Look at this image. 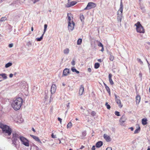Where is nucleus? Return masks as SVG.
Instances as JSON below:
<instances>
[{"label": "nucleus", "mask_w": 150, "mask_h": 150, "mask_svg": "<svg viewBox=\"0 0 150 150\" xmlns=\"http://www.w3.org/2000/svg\"><path fill=\"white\" fill-rule=\"evenodd\" d=\"M138 127L137 129L134 132V134H136L137 133H138L140 131V128L139 125H138Z\"/></svg>", "instance_id": "nucleus-24"}, {"label": "nucleus", "mask_w": 150, "mask_h": 150, "mask_svg": "<svg viewBox=\"0 0 150 150\" xmlns=\"http://www.w3.org/2000/svg\"><path fill=\"white\" fill-rule=\"evenodd\" d=\"M104 138L106 141L110 142L111 141V139L110 136L106 134H104L103 135Z\"/></svg>", "instance_id": "nucleus-15"}, {"label": "nucleus", "mask_w": 150, "mask_h": 150, "mask_svg": "<svg viewBox=\"0 0 150 150\" xmlns=\"http://www.w3.org/2000/svg\"><path fill=\"white\" fill-rule=\"evenodd\" d=\"M94 132L93 131V132L92 134V136L94 135Z\"/></svg>", "instance_id": "nucleus-59"}, {"label": "nucleus", "mask_w": 150, "mask_h": 150, "mask_svg": "<svg viewBox=\"0 0 150 150\" xmlns=\"http://www.w3.org/2000/svg\"><path fill=\"white\" fill-rule=\"evenodd\" d=\"M149 72H150V67L149 66Z\"/></svg>", "instance_id": "nucleus-64"}, {"label": "nucleus", "mask_w": 150, "mask_h": 150, "mask_svg": "<svg viewBox=\"0 0 150 150\" xmlns=\"http://www.w3.org/2000/svg\"><path fill=\"white\" fill-rule=\"evenodd\" d=\"M102 47V48L101 50V51L102 52H103L104 50L103 46V47Z\"/></svg>", "instance_id": "nucleus-54"}, {"label": "nucleus", "mask_w": 150, "mask_h": 150, "mask_svg": "<svg viewBox=\"0 0 150 150\" xmlns=\"http://www.w3.org/2000/svg\"><path fill=\"white\" fill-rule=\"evenodd\" d=\"M88 71L89 72H91V68H88Z\"/></svg>", "instance_id": "nucleus-50"}, {"label": "nucleus", "mask_w": 150, "mask_h": 150, "mask_svg": "<svg viewBox=\"0 0 150 150\" xmlns=\"http://www.w3.org/2000/svg\"><path fill=\"white\" fill-rule=\"evenodd\" d=\"M69 49L67 48L64 50L63 52L65 54H68L69 52Z\"/></svg>", "instance_id": "nucleus-26"}, {"label": "nucleus", "mask_w": 150, "mask_h": 150, "mask_svg": "<svg viewBox=\"0 0 150 150\" xmlns=\"http://www.w3.org/2000/svg\"><path fill=\"white\" fill-rule=\"evenodd\" d=\"M86 131H84L82 133V135L81 136V137L82 139H83L85 136L86 135Z\"/></svg>", "instance_id": "nucleus-22"}, {"label": "nucleus", "mask_w": 150, "mask_h": 150, "mask_svg": "<svg viewBox=\"0 0 150 150\" xmlns=\"http://www.w3.org/2000/svg\"><path fill=\"white\" fill-rule=\"evenodd\" d=\"M126 117L125 115H123L120 120V125H124L123 123L126 121Z\"/></svg>", "instance_id": "nucleus-10"}, {"label": "nucleus", "mask_w": 150, "mask_h": 150, "mask_svg": "<svg viewBox=\"0 0 150 150\" xmlns=\"http://www.w3.org/2000/svg\"><path fill=\"white\" fill-rule=\"evenodd\" d=\"M103 142L101 141H99L97 142L96 144V146L97 148H100L102 146Z\"/></svg>", "instance_id": "nucleus-18"}, {"label": "nucleus", "mask_w": 150, "mask_h": 150, "mask_svg": "<svg viewBox=\"0 0 150 150\" xmlns=\"http://www.w3.org/2000/svg\"><path fill=\"white\" fill-rule=\"evenodd\" d=\"M71 64L74 66L75 65V61L74 60H73L71 62Z\"/></svg>", "instance_id": "nucleus-42"}, {"label": "nucleus", "mask_w": 150, "mask_h": 150, "mask_svg": "<svg viewBox=\"0 0 150 150\" xmlns=\"http://www.w3.org/2000/svg\"><path fill=\"white\" fill-rule=\"evenodd\" d=\"M6 20V17H3L1 18V20H0V22H3L5 21V20Z\"/></svg>", "instance_id": "nucleus-35"}, {"label": "nucleus", "mask_w": 150, "mask_h": 150, "mask_svg": "<svg viewBox=\"0 0 150 150\" xmlns=\"http://www.w3.org/2000/svg\"><path fill=\"white\" fill-rule=\"evenodd\" d=\"M13 74H10V75H9V77H10V78H11L13 77Z\"/></svg>", "instance_id": "nucleus-53"}, {"label": "nucleus", "mask_w": 150, "mask_h": 150, "mask_svg": "<svg viewBox=\"0 0 150 150\" xmlns=\"http://www.w3.org/2000/svg\"><path fill=\"white\" fill-rule=\"evenodd\" d=\"M147 150H150V147L149 146Z\"/></svg>", "instance_id": "nucleus-61"}, {"label": "nucleus", "mask_w": 150, "mask_h": 150, "mask_svg": "<svg viewBox=\"0 0 150 150\" xmlns=\"http://www.w3.org/2000/svg\"><path fill=\"white\" fill-rule=\"evenodd\" d=\"M69 69L66 68L64 69L63 72L62 76H67L69 73Z\"/></svg>", "instance_id": "nucleus-14"}, {"label": "nucleus", "mask_w": 150, "mask_h": 150, "mask_svg": "<svg viewBox=\"0 0 150 150\" xmlns=\"http://www.w3.org/2000/svg\"><path fill=\"white\" fill-rule=\"evenodd\" d=\"M142 73H141V72H140L139 74V76L140 77V78L141 79H142Z\"/></svg>", "instance_id": "nucleus-51"}, {"label": "nucleus", "mask_w": 150, "mask_h": 150, "mask_svg": "<svg viewBox=\"0 0 150 150\" xmlns=\"http://www.w3.org/2000/svg\"><path fill=\"white\" fill-rule=\"evenodd\" d=\"M84 147V146H82L80 148V149H82Z\"/></svg>", "instance_id": "nucleus-58"}, {"label": "nucleus", "mask_w": 150, "mask_h": 150, "mask_svg": "<svg viewBox=\"0 0 150 150\" xmlns=\"http://www.w3.org/2000/svg\"><path fill=\"white\" fill-rule=\"evenodd\" d=\"M95 146L94 145L91 148L92 150H95Z\"/></svg>", "instance_id": "nucleus-49"}, {"label": "nucleus", "mask_w": 150, "mask_h": 150, "mask_svg": "<svg viewBox=\"0 0 150 150\" xmlns=\"http://www.w3.org/2000/svg\"><path fill=\"white\" fill-rule=\"evenodd\" d=\"M106 150H112V148L111 147H108L106 148Z\"/></svg>", "instance_id": "nucleus-45"}, {"label": "nucleus", "mask_w": 150, "mask_h": 150, "mask_svg": "<svg viewBox=\"0 0 150 150\" xmlns=\"http://www.w3.org/2000/svg\"><path fill=\"white\" fill-rule=\"evenodd\" d=\"M123 6V4L122 3V0H121L120 8L118 11L117 13V20L118 22L120 23H121V22L122 19V16Z\"/></svg>", "instance_id": "nucleus-4"}, {"label": "nucleus", "mask_w": 150, "mask_h": 150, "mask_svg": "<svg viewBox=\"0 0 150 150\" xmlns=\"http://www.w3.org/2000/svg\"><path fill=\"white\" fill-rule=\"evenodd\" d=\"M20 134L18 132L13 131L12 133V144L17 148V145H19L20 142L18 140L19 138L20 139Z\"/></svg>", "instance_id": "nucleus-2"}, {"label": "nucleus", "mask_w": 150, "mask_h": 150, "mask_svg": "<svg viewBox=\"0 0 150 150\" xmlns=\"http://www.w3.org/2000/svg\"><path fill=\"white\" fill-rule=\"evenodd\" d=\"M13 44L12 43H11V44H10L9 45H8V47H13Z\"/></svg>", "instance_id": "nucleus-47"}, {"label": "nucleus", "mask_w": 150, "mask_h": 150, "mask_svg": "<svg viewBox=\"0 0 150 150\" xmlns=\"http://www.w3.org/2000/svg\"><path fill=\"white\" fill-rule=\"evenodd\" d=\"M103 84L107 91L108 92L110 91L109 88L107 86V85L104 83H103Z\"/></svg>", "instance_id": "nucleus-28"}, {"label": "nucleus", "mask_w": 150, "mask_h": 150, "mask_svg": "<svg viewBox=\"0 0 150 150\" xmlns=\"http://www.w3.org/2000/svg\"><path fill=\"white\" fill-rule=\"evenodd\" d=\"M0 76H2L4 79H6L7 78V76H6V74L4 73L0 74Z\"/></svg>", "instance_id": "nucleus-27"}, {"label": "nucleus", "mask_w": 150, "mask_h": 150, "mask_svg": "<svg viewBox=\"0 0 150 150\" xmlns=\"http://www.w3.org/2000/svg\"><path fill=\"white\" fill-rule=\"evenodd\" d=\"M32 130L34 132H36L35 130L33 128H32Z\"/></svg>", "instance_id": "nucleus-55"}, {"label": "nucleus", "mask_w": 150, "mask_h": 150, "mask_svg": "<svg viewBox=\"0 0 150 150\" xmlns=\"http://www.w3.org/2000/svg\"><path fill=\"white\" fill-rule=\"evenodd\" d=\"M80 19L82 21L84 20V17L83 15L82 14H80Z\"/></svg>", "instance_id": "nucleus-33"}, {"label": "nucleus", "mask_w": 150, "mask_h": 150, "mask_svg": "<svg viewBox=\"0 0 150 150\" xmlns=\"http://www.w3.org/2000/svg\"><path fill=\"white\" fill-rule=\"evenodd\" d=\"M52 137V138H56V135H54L53 133H52L51 135Z\"/></svg>", "instance_id": "nucleus-44"}, {"label": "nucleus", "mask_w": 150, "mask_h": 150, "mask_svg": "<svg viewBox=\"0 0 150 150\" xmlns=\"http://www.w3.org/2000/svg\"><path fill=\"white\" fill-rule=\"evenodd\" d=\"M82 40L81 39V38L79 39L77 41V44L78 45H80L82 42Z\"/></svg>", "instance_id": "nucleus-30"}, {"label": "nucleus", "mask_w": 150, "mask_h": 150, "mask_svg": "<svg viewBox=\"0 0 150 150\" xmlns=\"http://www.w3.org/2000/svg\"><path fill=\"white\" fill-rule=\"evenodd\" d=\"M134 25L136 26V29L137 32L142 33H144V30L139 22H138Z\"/></svg>", "instance_id": "nucleus-5"}, {"label": "nucleus", "mask_w": 150, "mask_h": 150, "mask_svg": "<svg viewBox=\"0 0 150 150\" xmlns=\"http://www.w3.org/2000/svg\"><path fill=\"white\" fill-rule=\"evenodd\" d=\"M100 67V64L98 63H96L94 65V68L96 69H97L99 67Z\"/></svg>", "instance_id": "nucleus-29"}, {"label": "nucleus", "mask_w": 150, "mask_h": 150, "mask_svg": "<svg viewBox=\"0 0 150 150\" xmlns=\"http://www.w3.org/2000/svg\"><path fill=\"white\" fill-rule=\"evenodd\" d=\"M98 61L100 62H102V60L100 59H99L98 60Z\"/></svg>", "instance_id": "nucleus-56"}, {"label": "nucleus", "mask_w": 150, "mask_h": 150, "mask_svg": "<svg viewBox=\"0 0 150 150\" xmlns=\"http://www.w3.org/2000/svg\"><path fill=\"white\" fill-rule=\"evenodd\" d=\"M147 119L146 118H143L142 120V124L144 125H145L147 123Z\"/></svg>", "instance_id": "nucleus-21"}, {"label": "nucleus", "mask_w": 150, "mask_h": 150, "mask_svg": "<svg viewBox=\"0 0 150 150\" xmlns=\"http://www.w3.org/2000/svg\"><path fill=\"white\" fill-rule=\"evenodd\" d=\"M31 31H33V27H31Z\"/></svg>", "instance_id": "nucleus-60"}, {"label": "nucleus", "mask_w": 150, "mask_h": 150, "mask_svg": "<svg viewBox=\"0 0 150 150\" xmlns=\"http://www.w3.org/2000/svg\"><path fill=\"white\" fill-rule=\"evenodd\" d=\"M115 115H117V116H120V112H118V111H116L115 112Z\"/></svg>", "instance_id": "nucleus-40"}, {"label": "nucleus", "mask_w": 150, "mask_h": 150, "mask_svg": "<svg viewBox=\"0 0 150 150\" xmlns=\"http://www.w3.org/2000/svg\"><path fill=\"white\" fill-rule=\"evenodd\" d=\"M129 129H130L132 131L134 130V128L133 127H130L129 128Z\"/></svg>", "instance_id": "nucleus-52"}, {"label": "nucleus", "mask_w": 150, "mask_h": 150, "mask_svg": "<svg viewBox=\"0 0 150 150\" xmlns=\"http://www.w3.org/2000/svg\"><path fill=\"white\" fill-rule=\"evenodd\" d=\"M141 10L143 12L145 11V9H144V7L142 6H140L139 7Z\"/></svg>", "instance_id": "nucleus-38"}, {"label": "nucleus", "mask_w": 150, "mask_h": 150, "mask_svg": "<svg viewBox=\"0 0 150 150\" xmlns=\"http://www.w3.org/2000/svg\"><path fill=\"white\" fill-rule=\"evenodd\" d=\"M115 100L116 102V103L121 108L122 106V105L121 104V101L119 99H118V98H120L119 96H117L116 94H115Z\"/></svg>", "instance_id": "nucleus-9"}, {"label": "nucleus", "mask_w": 150, "mask_h": 150, "mask_svg": "<svg viewBox=\"0 0 150 150\" xmlns=\"http://www.w3.org/2000/svg\"><path fill=\"white\" fill-rule=\"evenodd\" d=\"M30 136L32 137L36 141L39 142H41L40 140L39 139L38 137L32 135H31Z\"/></svg>", "instance_id": "nucleus-19"}, {"label": "nucleus", "mask_w": 150, "mask_h": 150, "mask_svg": "<svg viewBox=\"0 0 150 150\" xmlns=\"http://www.w3.org/2000/svg\"><path fill=\"white\" fill-rule=\"evenodd\" d=\"M84 88L83 86L81 85L80 87L79 91V95L80 96L84 92Z\"/></svg>", "instance_id": "nucleus-16"}, {"label": "nucleus", "mask_w": 150, "mask_h": 150, "mask_svg": "<svg viewBox=\"0 0 150 150\" xmlns=\"http://www.w3.org/2000/svg\"><path fill=\"white\" fill-rule=\"evenodd\" d=\"M71 22L72 23L69 22L68 26L69 30L71 31L73 30L75 25V23L74 22L72 21Z\"/></svg>", "instance_id": "nucleus-8"}, {"label": "nucleus", "mask_w": 150, "mask_h": 150, "mask_svg": "<svg viewBox=\"0 0 150 150\" xmlns=\"http://www.w3.org/2000/svg\"><path fill=\"white\" fill-rule=\"evenodd\" d=\"M97 42H98L97 44L98 46L101 47H103V45L100 42L97 40Z\"/></svg>", "instance_id": "nucleus-34"}, {"label": "nucleus", "mask_w": 150, "mask_h": 150, "mask_svg": "<svg viewBox=\"0 0 150 150\" xmlns=\"http://www.w3.org/2000/svg\"><path fill=\"white\" fill-rule=\"evenodd\" d=\"M0 128L1 129L3 133L8 136H10L11 135L12 129L9 126L0 123Z\"/></svg>", "instance_id": "nucleus-3"}, {"label": "nucleus", "mask_w": 150, "mask_h": 150, "mask_svg": "<svg viewBox=\"0 0 150 150\" xmlns=\"http://www.w3.org/2000/svg\"><path fill=\"white\" fill-rule=\"evenodd\" d=\"M71 15V13H67V20L68 21V22H71V18L70 16Z\"/></svg>", "instance_id": "nucleus-23"}, {"label": "nucleus", "mask_w": 150, "mask_h": 150, "mask_svg": "<svg viewBox=\"0 0 150 150\" xmlns=\"http://www.w3.org/2000/svg\"><path fill=\"white\" fill-rule=\"evenodd\" d=\"M33 2L34 4H35L36 2L39 1L40 0H31Z\"/></svg>", "instance_id": "nucleus-43"}, {"label": "nucleus", "mask_w": 150, "mask_h": 150, "mask_svg": "<svg viewBox=\"0 0 150 150\" xmlns=\"http://www.w3.org/2000/svg\"><path fill=\"white\" fill-rule=\"evenodd\" d=\"M12 65V64L11 63L9 62L6 64L5 67L6 68H8L11 66Z\"/></svg>", "instance_id": "nucleus-32"}, {"label": "nucleus", "mask_w": 150, "mask_h": 150, "mask_svg": "<svg viewBox=\"0 0 150 150\" xmlns=\"http://www.w3.org/2000/svg\"><path fill=\"white\" fill-rule=\"evenodd\" d=\"M136 103L137 104H138L139 103L140 101L141 97L140 95H137L136 98Z\"/></svg>", "instance_id": "nucleus-20"}, {"label": "nucleus", "mask_w": 150, "mask_h": 150, "mask_svg": "<svg viewBox=\"0 0 150 150\" xmlns=\"http://www.w3.org/2000/svg\"><path fill=\"white\" fill-rule=\"evenodd\" d=\"M58 120L59 121H60V123L61 124L62 119L61 118L59 117L58 118Z\"/></svg>", "instance_id": "nucleus-48"}, {"label": "nucleus", "mask_w": 150, "mask_h": 150, "mask_svg": "<svg viewBox=\"0 0 150 150\" xmlns=\"http://www.w3.org/2000/svg\"><path fill=\"white\" fill-rule=\"evenodd\" d=\"M20 140L22 144L26 146H29V141L23 137H20Z\"/></svg>", "instance_id": "nucleus-6"}, {"label": "nucleus", "mask_w": 150, "mask_h": 150, "mask_svg": "<svg viewBox=\"0 0 150 150\" xmlns=\"http://www.w3.org/2000/svg\"><path fill=\"white\" fill-rule=\"evenodd\" d=\"M96 6V4L93 2H89L88 3L87 6L84 8V10L90 9Z\"/></svg>", "instance_id": "nucleus-7"}, {"label": "nucleus", "mask_w": 150, "mask_h": 150, "mask_svg": "<svg viewBox=\"0 0 150 150\" xmlns=\"http://www.w3.org/2000/svg\"><path fill=\"white\" fill-rule=\"evenodd\" d=\"M91 115L93 116H95L96 115V113L94 111H92L91 113Z\"/></svg>", "instance_id": "nucleus-41"}, {"label": "nucleus", "mask_w": 150, "mask_h": 150, "mask_svg": "<svg viewBox=\"0 0 150 150\" xmlns=\"http://www.w3.org/2000/svg\"><path fill=\"white\" fill-rule=\"evenodd\" d=\"M105 105L108 109H110V106L108 104V103H105Z\"/></svg>", "instance_id": "nucleus-37"}, {"label": "nucleus", "mask_w": 150, "mask_h": 150, "mask_svg": "<svg viewBox=\"0 0 150 150\" xmlns=\"http://www.w3.org/2000/svg\"><path fill=\"white\" fill-rule=\"evenodd\" d=\"M76 4V2L75 1H72L71 2L68 1V4L66 5L67 7H70L72 6H74Z\"/></svg>", "instance_id": "nucleus-12"}, {"label": "nucleus", "mask_w": 150, "mask_h": 150, "mask_svg": "<svg viewBox=\"0 0 150 150\" xmlns=\"http://www.w3.org/2000/svg\"><path fill=\"white\" fill-rule=\"evenodd\" d=\"M69 103H68V105H67V107H69Z\"/></svg>", "instance_id": "nucleus-62"}, {"label": "nucleus", "mask_w": 150, "mask_h": 150, "mask_svg": "<svg viewBox=\"0 0 150 150\" xmlns=\"http://www.w3.org/2000/svg\"><path fill=\"white\" fill-rule=\"evenodd\" d=\"M62 85L64 86H65V84L64 83H62Z\"/></svg>", "instance_id": "nucleus-63"}, {"label": "nucleus", "mask_w": 150, "mask_h": 150, "mask_svg": "<svg viewBox=\"0 0 150 150\" xmlns=\"http://www.w3.org/2000/svg\"><path fill=\"white\" fill-rule=\"evenodd\" d=\"M27 45L29 46L31 45V43L29 41L27 43Z\"/></svg>", "instance_id": "nucleus-46"}, {"label": "nucleus", "mask_w": 150, "mask_h": 150, "mask_svg": "<svg viewBox=\"0 0 150 150\" xmlns=\"http://www.w3.org/2000/svg\"><path fill=\"white\" fill-rule=\"evenodd\" d=\"M107 92L108 93V94H109V95L110 96V91H108Z\"/></svg>", "instance_id": "nucleus-57"}, {"label": "nucleus", "mask_w": 150, "mask_h": 150, "mask_svg": "<svg viewBox=\"0 0 150 150\" xmlns=\"http://www.w3.org/2000/svg\"><path fill=\"white\" fill-rule=\"evenodd\" d=\"M23 103V99L21 98L18 97L13 101L11 105L14 110H17L20 108Z\"/></svg>", "instance_id": "nucleus-1"}, {"label": "nucleus", "mask_w": 150, "mask_h": 150, "mask_svg": "<svg viewBox=\"0 0 150 150\" xmlns=\"http://www.w3.org/2000/svg\"><path fill=\"white\" fill-rule=\"evenodd\" d=\"M110 60L111 61H113L114 60V57L110 54Z\"/></svg>", "instance_id": "nucleus-36"}, {"label": "nucleus", "mask_w": 150, "mask_h": 150, "mask_svg": "<svg viewBox=\"0 0 150 150\" xmlns=\"http://www.w3.org/2000/svg\"><path fill=\"white\" fill-rule=\"evenodd\" d=\"M112 74H109L108 76L109 81L110 84L112 85L114 84V82L112 79Z\"/></svg>", "instance_id": "nucleus-17"}, {"label": "nucleus", "mask_w": 150, "mask_h": 150, "mask_svg": "<svg viewBox=\"0 0 150 150\" xmlns=\"http://www.w3.org/2000/svg\"><path fill=\"white\" fill-rule=\"evenodd\" d=\"M47 27V24H45L44 25V33L42 35V36L40 37V38H36V40L37 41H40L42 39V37L43 36V35H44V33L46 32V28Z\"/></svg>", "instance_id": "nucleus-11"}, {"label": "nucleus", "mask_w": 150, "mask_h": 150, "mask_svg": "<svg viewBox=\"0 0 150 150\" xmlns=\"http://www.w3.org/2000/svg\"><path fill=\"white\" fill-rule=\"evenodd\" d=\"M71 71L73 72H75L77 74H79V72L77 71L76 69H75L74 67H72L71 68Z\"/></svg>", "instance_id": "nucleus-25"}, {"label": "nucleus", "mask_w": 150, "mask_h": 150, "mask_svg": "<svg viewBox=\"0 0 150 150\" xmlns=\"http://www.w3.org/2000/svg\"><path fill=\"white\" fill-rule=\"evenodd\" d=\"M56 86L55 84H52L51 87V92L52 94L54 93L56 90Z\"/></svg>", "instance_id": "nucleus-13"}, {"label": "nucleus", "mask_w": 150, "mask_h": 150, "mask_svg": "<svg viewBox=\"0 0 150 150\" xmlns=\"http://www.w3.org/2000/svg\"><path fill=\"white\" fill-rule=\"evenodd\" d=\"M72 126V124L71 122H69L67 125V128H70Z\"/></svg>", "instance_id": "nucleus-31"}, {"label": "nucleus", "mask_w": 150, "mask_h": 150, "mask_svg": "<svg viewBox=\"0 0 150 150\" xmlns=\"http://www.w3.org/2000/svg\"><path fill=\"white\" fill-rule=\"evenodd\" d=\"M137 60L141 64H142V65L143 64V62L140 59L137 58Z\"/></svg>", "instance_id": "nucleus-39"}]
</instances>
